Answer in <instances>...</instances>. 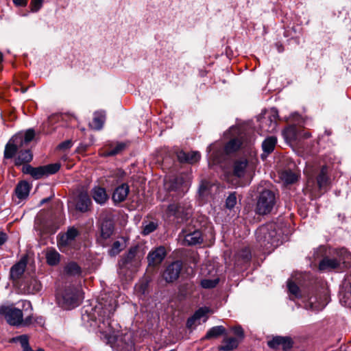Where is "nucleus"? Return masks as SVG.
Here are the masks:
<instances>
[{
    "label": "nucleus",
    "instance_id": "nucleus-19",
    "mask_svg": "<svg viewBox=\"0 0 351 351\" xmlns=\"http://www.w3.org/2000/svg\"><path fill=\"white\" fill-rule=\"evenodd\" d=\"M113 303H115V300L113 301ZM115 310L116 306L112 303H110L108 308H103L99 316L102 318V323L104 325H108L109 328H113L112 317L113 316Z\"/></svg>",
    "mask_w": 351,
    "mask_h": 351
},
{
    "label": "nucleus",
    "instance_id": "nucleus-59",
    "mask_svg": "<svg viewBox=\"0 0 351 351\" xmlns=\"http://www.w3.org/2000/svg\"><path fill=\"white\" fill-rule=\"evenodd\" d=\"M49 198H45L41 200V204L46 203L49 201Z\"/></svg>",
    "mask_w": 351,
    "mask_h": 351
},
{
    "label": "nucleus",
    "instance_id": "nucleus-55",
    "mask_svg": "<svg viewBox=\"0 0 351 351\" xmlns=\"http://www.w3.org/2000/svg\"><path fill=\"white\" fill-rule=\"evenodd\" d=\"M8 240V235L6 233L0 231V246L3 245Z\"/></svg>",
    "mask_w": 351,
    "mask_h": 351
},
{
    "label": "nucleus",
    "instance_id": "nucleus-10",
    "mask_svg": "<svg viewBox=\"0 0 351 351\" xmlns=\"http://www.w3.org/2000/svg\"><path fill=\"white\" fill-rule=\"evenodd\" d=\"M27 262L28 256L25 254L11 267L9 278L12 282H17L23 277L27 267Z\"/></svg>",
    "mask_w": 351,
    "mask_h": 351
},
{
    "label": "nucleus",
    "instance_id": "nucleus-40",
    "mask_svg": "<svg viewBox=\"0 0 351 351\" xmlns=\"http://www.w3.org/2000/svg\"><path fill=\"white\" fill-rule=\"evenodd\" d=\"M237 204V197L235 192L231 193L226 199V207L228 209H232Z\"/></svg>",
    "mask_w": 351,
    "mask_h": 351
},
{
    "label": "nucleus",
    "instance_id": "nucleus-17",
    "mask_svg": "<svg viewBox=\"0 0 351 351\" xmlns=\"http://www.w3.org/2000/svg\"><path fill=\"white\" fill-rule=\"evenodd\" d=\"M248 166V160L245 158H240L234 160L232 165V172L230 173L232 176L242 178L245 176L246 169Z\"/></svg>",
    "mask_w": 351,
    "mask_h": 351
},
{
    "label": "nucleus",
    "instance_id": "nucleus-34",
    "mask_svg": "<svg viewBox=\"0 0 351 351\" xmlns=\"http://www.w3.org/2000/svg\"><path fill=\"white\" fill-rule=\"evenodd\" d=\"M64 271L70 276H76L81 274V267L75 262H70L64 267Z\"/></svg>",
    "mask_w": 351,
    "mask_h": 351
},
{
    "label": "nucleus",
    "instance_id": "nucleus-27",
    "mask_svg": "<svg viewBox=\"0 0 351 351\" xmlns=\"http://www.w3.org/2000/svg\"><path fill=\"white\" fill-rule=\"evenodd\" d=\"M222 345L219 347L221 351H231L236 349L239 343V341L235 337H225L223 339Z\"/></svg>",
    "mask_w": 351,
    "mask_h": 351
},
{
    "label": "nucleus",
    "instance_id": "nucleus-9",
    "mask_svg": "<svg viewBox=\"0 0 351 351\" xmlns=\"http://www.w3.org/2000/svg\"><path fill=\"white\" fill-rule=\"evenodd\" d=\"M0 315H3L6 322L11 326H19L23 322L21 310L10 306H1Z\"/></svg>",
    "mask_w": 351,
    "mask_h": 351
},
{
    "label": "nucleus",
    "instance_id": "nucleus-29",
    "mask_svg": "<svg viewBox=\"0 0 351 351\" xmlns=\"http://www.w3.org/2000/svg\"><path fill=\"white\" fill-rule=\"evenodd\" d=\"M317 182L320 189L326 186L329 183V178L328 176V167L326 165L322 167L320 172L317 176Z\"/></svg>",
    "mask_w": 351,
    "mask_h": 351
},
{
    "label": "nucleus",
    "instance_id": "nucleus-15",
    "mask_svg": "<svg viewBox=\"0 0 351 351\" xmlns=\"http://www.w3.org/2000/svg\"><path fill=\"white\" fill-rule=\"evenodd\" d=\"M91 205V199L86 192H80L75 199V209L81 213L88 211L90 209Z\"/></svg>",
    "mask_w": 351,
    "mask_h": 351
},
{
    "label": "nucleus",
    "instance_id": "nucleus-48",
    "mask_svg": "<svg viewBox=\"0 0 351 351\" xmlns=\"http://www.w3.org/2000/svg\"><path fill=\"white\" fill-rule=\"evenodd\" d=\"M209 311L207 307H201L198 308L193 314L195 317L199 320L202 317H204Z\"/></svg>",
    "mask_w": 351,
    "mask_h": 351
},
{
    "label": "nucleus",
    "instance_id": "nucleus-16",
    "mask_svg": "<svg viewBox=\"0 0 351 351\" xmlns=\"http://www.w3.org/2000/svg\"><path fill=\"white\" fill-rule=\"evenodd\" d=\"M167 255L166 249L164 246H159L150 251L147 255L149 265H159L165 259Z\"/></svg>",
    "mask_w": 351,
    "mask_h": 351
},
{
    "label": "nucleus",
    "instance_id": "nucleus-53",
    "mask_svg": "<svg viewBox=\"0 0 351 351\" xmlns=\"http://www.w3.org/2000/svg\"><path fill=\"white\" fill-rule=\"evenodd\" d=\"M13 3L18 7H24L27 4L28 0H12Z\"/></svg>",
    "mask_w": 351,
    "mask_h": 351
},
{
    "label": "nucleus",
    "instance_id": "nucleus-37",
    "mask_svg": "<svg viewBox=\"0 0 351 351\" xmlns=\"http://www.w3.org/2000/svg\"><path fill=\"white\" fill-rule=\"evenodd\" d=\"M282 178L287 184H293L298 180V176L289 170L282 173Z\"/></svg>",
    "mask_w": 351,
    "mask_h": 351
},
{
    "label": "nucleus",
    "instance_id": "nucleus-25",
    "mask_svg": "<svg viewBox=\"0 0 351 351\" xmlns=\"http://www.w3.org/2000/svg\"><path fill=\"white\" fill-rule=\"evenodd\" d=\"M61 255L54 248H48L46 251L45 258L47 263L50 266L58 265L60 261Z\"/></svg>",
    "mask_w": 351,
    "mask_h": 351
},
{
    "label": "nucleus",
    "instance_id": "nucleus-61",
    "mask_svg": "<svg viewBox=\"0 0 351 351\" xmlns=\"http://www.w3.org/2000/svg\"><path fill=\"white\" fill-rule=\"evenodd\" d=\"M310 136H311V134H310L309 133H306V134H304V136H305L306 138H308V137H310Z\"/></svg>",
    "mask_w": 351,
    "mask_h": 351
},
{
    "label": "nucleus",
    "instance_id": "nucleus-57",
    "mask_svg": "<svg viewBox=\"0 0 351 351\" xmlns=\"http://www.w3.org/2000/svg\"><path fill=\"white\" fill-rule=\"evenodd\" d=\"M23 307L29 308L31 311L32 310V304L29 301H25L23 302Z\"/></svg>",
    "mask_w": 351,
    "mask_h": 351
},
{
    "label": "nucleus",
    "instance_id": "nucleus-39",
    "mask_svg": "<svg viewBox=\"0 0 351 351\" xmlns=\"http://www.w3.org/2000/svg\"><path fill=\"white\" fill-rule=\"evenodd\" d=\"M283 135L287 141H292L296 139V132L294 127H289L284 130Z\"/></svg>",
    "mask_w": 351,
    "mask_h": 351
},
{
    "label": "nucleus",
    "instance_id": "nucleus-49",
    "mask_svg": "<svg viewBox=\"0 0 351 351\" xmlns=\"http://www.w3.org/2000/svg\"><path fill=\"white\" fill-rule=\"evenodd\" d=\"M232 331L234 334L239 337L241 339H243L244 337V331L241 326H238L232 328Z\"/></svg>",
    "mask_w": 351,
    "mask_h": 351
},
{
    "label": "nucleus",
    "instance_id": "nucleus-51",
    "mask_svg": "<svg viewBox=\"0 0 351 351\" xmlns=\"http://www.w3.org/2000/svg\"><path fill=\"white\" fill-rule=\"evenodd\" d=\"M197 320L198 319L193 315L191 317L188 318L186 321V327L188 328H191L193 326L195 325V323Z\"/></svg>",
    "mask_w": 351,
    "mask_h": 351
},
{
    "label": "nucleus",
    "instance_id": "nucleus-13",
    "mask_svg": "<svg viewBox=\"0 0 351 351\" xmlns=\"http://www.w3.org/2000/svg\"><path fill=\"white\" fill-rule=\"evenodd\" d=\"M23 145V140L21 134L12 136L5 147L4 158L7 159L12 158Z\"/></svg>",
    "mask_w": 351,
    "mask_h": 351
},
{
    "label": "nucleus",
    "instance_id": "nucleus-62",
    "mask_svg": "<svg viewBox=\"0 0 351 351\" xmlns=\"http://www.w3.org/2000/svg\"><path fill=\"white\" fill-rule=\"evenodd\" d=\"M26 90H27V88H23L22 92H23V93H25Z\"/></svg>",
    "mask_w": 351,
    "mask_h": 351
},
{
    "label": "nucleus",
    "instance_id": "nucleus-32",
    "mask_svg": "<svg viewBox=\"0 0 351 351\" xmlns=\"http://www.w3.org/2000/svg\"><path fill=\"white\" fill-rule=\"evenodd\" d=\"M41 284L36 279H31L27 282L24 291L27 294H35L41 290Z\"/></svg>",
    "mask_w": 351,
    "mask_h": 351
},
{
    "label": "nucleus",
    "instance_id": "nucleus-43",
    "mask_svg": "<svg viewBox=\"0 0 351 351\" xmlns=\"http://www.w3.org/2000/svg\"><path fill=\"white\" fill-rule=\"evenodd\" d=\"M180 206L178 204H171L167 207V213L170 215H173L176 217H179Z\"/></svg>",
    "mask_w": 351,
    "mask_h": 351
},
{
    "label": "nucleus",
    "instance_id": "nucleus-47",
    "mask_svg": "<svg viewBox=\"0 0 351 351\" xmlns=\"http://www.w3.org/2000/svg\"><path fill=\"white\" fill-rule=\"evenodd\" d=\"M44 0H31L30 5L32 12H38L43 6Z\"/></svg>",
    "mask_w": 351,
    "mask_h": 351
},
{
    "label": "nucleus",
    "instance_id": "nucleus-24",
    "mask_svg": "<svg viewBox=\"0 0 351 351\" xmlns=\"http://www.w3.org/2000/svg\"><path fill=\"white\" fill-rule=\"evenodd\" d=\"M184 242L187 245H195L201 244L203 242L202 234L199 230H195L192 232L184 235Z\"/></svg>",
    "mask_w": 351,
    "mask_h": 351
},
{
    "label": "nucleus",
    "instance_id": "nucleus-22",
    "mask_svg": "<svg viewBox=\"0 0 351 351\" xmlns=\"http://www.w3.org/2000/svg\"><path fill=\"white\" fill-rule=\"evenodd\" d=\"M106 121V112L104 111H97L93 114L92 121L89 123V126L95 130H101Z\"/></svg>",
    "mask_w": 351,
    "mask_h": 351
},
{
    "label": "nucleus",
    "instance_id": "nucleus-2",
    "mask_svg": "<svg viewBox=\"0 0 351 351\" xmlns=\"http://www.w3.org/2000/svg\"><path fill=\"white\" fill-rule=\"evenodd\" d=\"M351 267V253L346 248L337 250L333 256H325L319 263L322 271H343Z\"/></svg>",
    "mask_w": 351,
    "mask_h": 351
},
{
    "label": "nucleus",
    "instance_id": "nucleus-23",
    "mask_svg": "<svg viewBox=\"0 0 351 351\" xmlns=\"http://www.w3.org/2000/svg\"><path fill=\"white\" fill-rule=\"evenodd\" d=\"M31 186L25 180L19 182L14 189L16 197L20 199H24L29 195Z\"/></svg>",
    "mask_w": 351,
    "mask_h": 351
},
{
    "label": "nucleus",
    "instance_id": "nucleus-11",
    "mask_svg": "<svg viewBox=\"0 0 351 351\" xmlns=\"http://www.w3.org/2000/svg\"><path fill=\"white\" fill-rule=\"evenodd\" d=\"M80 234V231L74 226L69 227L66 232L58 235V246L60 249L71 246Z\"/></svg>",
    "mask_w": 351,
    "mask_h": 351
},
{
    "label": "nucleus",
    "instance_id": "nucleus-35",
    "mask_svg": "<svg viewBox=\"0 0 351 351\" xmlns=\"http://www.w3.org/2000/svg\"><path fill=\"white\" fill-rule=\"evenodd\" d=\"M278 117V113L276 110H272L271 114L268 117L267 121H269V125L267 130L272 132L277 127V119Z\"/></svg>",
    "mask_w": 351,
    "mask_h": 351
},
{
    "label": "nucleus",
    "instance_id": "nucleus-8",
    "mask_svg": "<svg viewBox=\"0 0 351 351\" xmlns=\"http://www.w3.org/2000/svg\"><path fill=\"white\" fill-rule=\"evenodd\" d=\"M107 343L114 351H134V343L130 335L125 334L120 337L106 335Z\"/></svg>",
    "mask_w": 351,
    "mask_h": 351
},
{
    "label": "nucleus",
    "instance_id": "nucleus-7",
    "mask_svg": "<svg viewBox=\"0 0 351 351\" xmlns=\"http://www.w3.org/2000/svg\"><path fill=\"white\" fill-rule=\"evenodd\" d=\"M60 168V165L59 163H53L38 167H34L26 164L23 165L22 172L30 175L35 180H38L43 176H48L57 173Z\"/></svg>",
    "mask_w": 351,
    "mask_h": 351
},
{
    "label": "nucleus",
    "instance_id": "nucleus-30",
    "mask_svg": "<svg viewBox=\"0 0 351 351\" xmlns=\"http://www.w3.org/2000/svg\"><path fill=\"white\" fill-rule=\"evenodd\" d=\"M226 333V328L223 326H217L210 328L203 337V340L217 338Z\"/></svg>",
    "mask_w": 351,
    "mask_h": 351
},
{
    "label": "nucleus",
    "instance_id": "nucleus-60",
    "mask_svg": "<svg viewBox=\"0 0 351 351\" xmlns=\"http://www.w3.org/2000/svg\"><path fill=\"white\" fill-rule=\"evenodd\" d=\"M3 61V54L0 52V63Z\"/></svg>",
    "mask_w": 351,
    "mask_h": 351
},
{
    "label": "nucleus",
    "instance_id": "nucleus-21",
    "mask_svg": "<svg viewBox=\"0 0 351 351\" xmlns=\"http://www.w3.org/2000/svg\"><path fill=\"white\" fill-rule=\"evenodd\" d=\"M130 188L128 184L123 183L117 186L112 194V199L115 202H123L128 195Z\"/></svg>",
    "mask_w": 351,
    "mask_h": 351
},
{
    "label": "nucleus",
    "instance_id": "nucleus-36",
    "mask_svg": "<svg viewBox=\"0 0 351 351\" xmlns=\"http://www.w3.org/2000/svg\"><path fill=\"white\" fill-rule=\"evenodd\" d=\"M14 341H18L20 342L23 351H34L30 347L29 343V338L25 335H22L16 337L13 339Z\"/></svg>",
    "mask_w": 351,
    "mask_h": 351
},
{
    "label": "nucleus",
    "instance_id": "nucleus-58",
    "mask_svg": "<svg viewBox=\"0 0 351 351\" xmlns=\"http://www.w3.org/2000/svg\"><path fill=\"white\" fill-rule=\"evenodd\" d=\"M204 190H206V186H204L203 185L200 186V187H199V192L200 193H203Z\"/></svg>",
    "mask_w": 351,
    "mask_h": 351
},
{
    "label": "nucleus",
    "instance_id": "nucleus-3",
    "mask_svg": "<svg viewBox=\"0 0 351 351\" xmlns=\"http://www.w3.org/2000/svg\"><path fill=\"white\" fill-rule=\"evenodd\" d=\"M56 299L61 308L65 310L73 309L78 306L82 301L81 288L72 285L67 286L61 293L57 294Z\"/></svg>",
    "mask_w": 351,
    "mask_h": 351
},
{
    "label": "nucleus",
    "instance_id": "nucleus-12",
    "mask_svg": "<svg viewBox=\"0 0 351 351\" xmlns=\"http://www.w3.org/2000/svg\"><path fill=\"white\" fill-rule=\"evenodd\" d=\"M182 269V263L176 261L169 264L165 269L162 277L164 280L169 283L176 281L180 276Z\"/></svg>",
    "mask_w": 351,
    "mask_h": 351
},
{
    "label": "nucleus",
    "instance_id": "nucleus-18",
    "mask_svg": "<svg viewBox=\"0 0 351 351\" xmlns=\"http://www.w3.org/2000/svg\"><path fill=\"white\" fill-rule=\"evenodd\" d=\"M178 160L180 162L193 164L200 159V154L198 152H185L183 150L176 153Z\"/></svg>",
    "mask_w": 351,
    "mask_h": 351
},
{
    "label": "nucleus",
    "instance_id": "nucleus-33",
    "mask_svg": "<svg viewBox=\"0 0 351 351\" xmlns=\"http://www.w3.org/2000/svg\"><path fill=\"white\" fill-rule=\"evenodd\" d=\"M241 143L238 138H232L225 145L224 150L227 154L237 152L241 147Z\"/></svg>",
    "mask_w": 351,
    "mask_h": 351
},
{
    "label": "nucleus",
    "instance_id": "nucleus-38",
    "mask_svg": "<svg viewBox=\"0 0 351 351\" xmlns=\"http://www.w3.org/2000/svg\"><path fill=\"white\" fill-rule=\"evenodd\" d=\"M158 224L154 221H149L147 224L143 223L142 234L148 235L156 230Z\"/></svg>",
    "mask_w": 351,
    "mask_h": 351
},
{
    "label": "nucleus",
    "instance_id": "nucleus-28",
    "mask_svg": "<svg viewBox=\"0 0 351 351\" xmlns=\"http://www.w3.org/2000/svg\"><path fill=\"white\" fill-rule=\"evenodd\" d=\"M33 159V155L29 149L20 151L18 156L15 159V165L20 166L31 162Z\"/></svg>",
    "mask_w": 351,
    "mask_h": 351
},
{
    "label": "nucleus",
    "instance_id": "nucleus-4",
    "mask_svg": "<svg viewBox=\"0 0 351 351\" xmlns=\"http://www.w3.org/2000/svg\"><path fill=\"white\" fill-rule=\"evenodd\" d=\"M142 258L143 256L140 253L139 247L137 245L131 247L119 261V274L126 275L128 271H136L141 265Z\"/></svg>",
    "mask_w": 351,
    "mask_h": 351
},
{
    "label": "nucleus",
    "instance_id": "nucleus-56",
    "mask_svg": "<svg viewBox=\"0 0 351 351\" xmlns=\"http://www.w3.org/2000/svg\"><path fill=\"white\" fill-rule=\"evenodd\" d=\"M275 46L279 53H282L284 51V47L282 43H276L275 44Z\"/></svg>",
    "mask_w": 351,
    "mask_h": 351
},
{
    "label": "nucleus",
    "instance_id": "nucleus-14",
    "mask_svg": "<svg viewBox=\"0 0 351 351\" xmlns=\"http://www.w3.org/2000/svg\"><path fill=\"white\" fill-rule=\"evenodd\" d=\"M267 345L272 349L277 350L281 348L284 351H289L293 346V341L289 337L276 336L269 341Z\"/></svg>",
    "mask_w": 351,
    "mask_h": 351
},
{
    "label": "nucleus",
    "instance_id": "nucleus-63",
    "mask_svg": "<svg viewBox=\"0 0 351 351\" xmlns=\"http://www.w3.org/2000/svg\"><path fill=\"white\" fill-rule=\"evenodd\" d=\"M42 320V317H40V319H38V322H40Z\"/></svg>",
    "mask_w": 351,
    "mask_h": 351
},
{
    "label": "nucleus",
    "instance_id": "nucleus-6",
    "mask_svg": "<svg viewBox=\"0 0 351 351\" xmlns=\"http://www.w3.org/2000/svg\"><path fill=\"white\" fill-rule=\"evenodd\" d=\"M276 202V194L269 189H264L258 197L256 213L260 215H267L271 212Z\"/></svg>",
    "mask_w": 351,
    "mask_h": 351
},
{
    "label": "nucleus",
    "instance_id": "nucleus-26",
    "mask_svg": "<svg viewBox=\"0 0 351 351\" xmlns=\"http://www.w3.org/2000/svg\"><path fill=\"white\" fill-rule=\"evenodd\" d=\"M114 223L111 219L103 220L101 225V237L105 239L110 238L114 232Z\"/></svg>",
    "mask_w": 351,
    "mask_h": 351
},
{
    "label": "nucleus",
    "instance_id": "nucleus-46",
    "mask_svg": "<svg viewBox=\"0 0 351 351\" xmlns=\"http://www.w3.org/2000/svg\"><path fill=\"white\" fill-rule=\"evenodd\" d=\"M35 136V132L33 129H28L24 135V138L23 137V143H28L31 142Z\"/></svg>",
    "mask_w": 351,
    "mask_h": 351
},
{
    "label": "nucleus",
    "instance_id": "nucleus-52",
    "mask_svg": "<svg viewBox=\"0 0 351 351\" xmlns=\"http://www.w3.org/2000/svg\"><path fill=\"white\" fill-rule=\"evenodd\" d=\"M241 256L245 261H250L251 258V253L250 250L248 249H244L243 250H242Z\"/></svg>",
    "mask_w": 351,
    "mask_h": 351
},
{
    "label": "nucleus",
    "instance_id": "nucleus-64",
    "mask_svg": "<svg viewBox=\"0 0 351 351\" xmlns=\"http://www.w3.org/2000/svg\"><path fill=\"white\" fill-rule=\"evenodd\" d=\"M42 320V317H40V319H38V322H40Z\"/></svg>",
    "mask_w": 351,
    "mask_h": 351
},
{
    "label": "nucleus",
    "instance_id": "nucleus-31",
    "mask_svg": "<svg viewBox=\"0 0 351 351\" xmlns=\"http://www.w3.org/2000/svg\"><path fill=\"white\" fill-rule=\"evenodd\" d=\"M277 143V138L276 136H269L266 138L263 143L262 148L264 153L269 154L273 152Z\"/></svg>",
    "mask_w": 351,
    "mask_h": 351
},
{
    "label": "nucleus",
    "instance_id": "nucleus-54",
    "mask_svg": "<svg viewBox=\"0 0 351 351\" xmlns=\"http://www.w3.org/2000/svg\"><path fill=\"white\" fill-rule=\"evenodd\" d=\"M33 317L32 315L27 316L25 319H23L22 324L23 326H29L32 323Z\"/></svg>",
    "mask_w": 351,
    "mask_h": 351
},
{
    "label": "nucleus",
    "instance_id": "nucleus-42",
    "mask_svg": "<svg viewBox=\"0 0 351 351\" xmlns=\"http://www.w3.org/2000/svg\"><path fill=\"white\" fill-rule=\"evenodd\" d=\"M121 245V243L119 241H114L110 249L108 250V254L111 256L117 255L122 250Z\"/></svg>",
    "mask_w": 351,
    "mask_h": 351
},
{
    "label": "nucleus",
    "instance_id": "nucleus-41",
    "mask_svg": "<svg viewBox=\"0 0 351 351\" xmlns=\"http://www.w3.org/2000/svg\"><path fill=\"white\" fill-rule=\"evenodd\" d=\"M125 148V144L123 143H118L114 147L111 148L106 154L108 156H112L119 154Z\"/></svg>",
    "mask_w": 351,
    "mask_h": 351
},
{
    "label": "nucleus",
    "instance_id": "nucleus-44",
    "mask_svg": "<svg viewBox=\"0 0 351 351\" xmlns=\"http://www.w3.org/2000/svg\"><path fill=\"white\" fill-rule=\"evenodd\" d=\"M287 287L291 294L297 298L300 296V289L295 282L289 281L287 283Z\"/></svg>",
    "mask_w": 351,
    "mask_h": 351
},
{
    "label": "nucleus",
    "instance_id": "nucleus-20",
    "mask_svg": "<svg viewBox=\"0 0 351 351\" xmlns=\"http://www.w3.org/2000/svg\"><path fill=\"white\" fill-rule=\"evenodd\" d=\"M90 195L95 202L100 205L104 204L108 199L106 189L99 186H94L91 189Z\"/></svg>",
    "mask_w": 351,
    "mask_h": 351
},
{
    "label": "nucleus",
    "instance_id": "nucleus-50",
    "mask_svg": "<svg viewBox=\"0 0 351 351\" xmlns=\"http://www.w3.org/2000/svg\"><path fill=\"white\" fill-rule=\"evenodd\" d=\"M72 145H73L72 141L66 140V141L62 142L60 144H59L58 148L60 149L64 150V149H68L71 148L72 147Z\"/></svg>",
    "mask_w": 351,
    "mask_h": 351
},
{
    "label": "nucleus",
    "instance_id": "nucleus-1",
    "mask_svg": "<svg viewBox=\"0 0 351 351\" xmlns=\"http://www.w3.org/2000/svg\"><path fill=\"white\" fill-rule=\"evenodd\" d=\"M258 244L264 251L269 254L274 249L282 243V235L275 223H269L260 226L256 231Z\"/></svg>",
    "mask_w": 351,
    "mask_h": 351
},
{
    "label": "nucleus",
    "instance_id": "nucleus-45",
    "mask_svg": "<svg viewBox=\"0 0 351 351\" xmlns=\"http://www.w3.org/2000/svg\"><path fill=\"white\" fill-rule=\"evenodd\" d=\"M219 280H208L205 279L201 282V285L205 289L214 288L218 284Z\"/></svg>",
    "mask_w": 351,
    "mask_h": 351
},
{
    "label": "nucleus",
    "instance_id": "nucleus-5",
    "mask_svg": "<svg viewBox=\"0 0 351 351\" xmlns=\"http://www.w3.org/2000/svg\"><path fill=\"white\" fill-rule=\"evenodd\" d=\"M191 178L187 173L169 178L165 182L164 186L169 193H174L176 197H182L189 190Z\"/></svg>",
    "mask_w": 351,
    "mask_h": 351
}]
</instances>
